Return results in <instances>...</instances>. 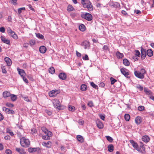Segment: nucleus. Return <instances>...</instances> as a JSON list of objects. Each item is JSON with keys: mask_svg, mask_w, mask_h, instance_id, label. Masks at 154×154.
Masks as SVG:
<instances>
[{"mask_svg": "<svg viewBox=\"0 0 154 154\" xmlns=\"http://www.w3.org/2000/svg\"><path fill=\"white\" fill-rule=\"evenodd\" d=\"M124 118L125 120L126 121H129L130 118V116L129 114H125L124 116Z\"/></svg>", "mask_w": 154, "mask_h": 154, "instance_id": "obj_37", "label": "nucleus"}, {"mask_svg": "<svg viewBox=\"0 0 154 154\" xmlns=\"http://www.w3.org/2000/svg\"><path fill=\"white\" fill-rule=\"evenodd\" d=\"M144 91L146 94L147 95H150L152 94V93L150 90H148L147 88L145 87L144 88Z\"/></svg>", "mask_w": 154, "mask_h": 154, "instance_id": "obj_24", "label": "nucleus"}, {"mask_svg": "<svg viewBox=\"0 0 154 154\" xmlns=\"http://www.w3.org/2000/svg\"><path fill=\"white\" fill-rule=\"evenodd\" d=\"M42 138L45 140H48L50 139V138L49 137V136H48L46 134V135L42 136Z\"/></svg>", "mask_w": 154, "mask_h": 154, "instance_id": "obj_49", "label": "nucleus"}, {"mask_svg": "<svg viewBox=\"0 0 154 154\" xmlns=\"http://www.w3.org/2000/svg\"><path fill=\"white\" fill-rule=\"evenodd\" d=\"M47 50L46 48L44 46H40L39 48V51L42 54L45 53Z\"/></svg>", "mask_w": 154, "mask_h": 154, "instance_id": "obj_16", "label": "nucleus"}, {"mask_svg": "<svg viewBox=\"0 0 154 154\" xmlns=\"http://www.w3.org/2000/svg\"><path fill=\"white\" fill-rule=\"evenodd\" d=\"M110 6L114 8H119L120 7L119 4L116 2H111L109 4Z\"/></svg>", "mask_w": 154, "mask_h": 154, "instance_id": "obj_9", "label": "nucleus"}, {"mask_svg": "<svg viewBox=\"0 0 154 154\" xmlns=\"http://www.w3.org/2000/svg\"><path fill=\"white\" fill-rule=\"evenodd\" d=\"M99 116L101 119L103 121L104 120L105 117L104 115L100 114L99 115Z\"/></svg>", "mask_w": 154, "mask_h": 154, "instance_id": "obj_55", "label": "nucleus"}, {"mask_svg": "<svg viewBox=\"0 0 154 154\" xmlns=\"http://www.w3.org/2000/svg\"><path fill=\"white\" fill-rule=\"evenodd\" d=\"M91 85L93 88L96 89H97L98 88V86L93 82H91Z\"/></svg>", "mask_w": 154, "mask_h": 154, "instance_id": "obj_42", "label": "nucleus"}, {"mask_svg": "<svg viewBox=\"0 0 154 154\" xmlns=\"http://www.w3.org/2000/svg\"><path fill=\"white\" fill-rule=\"evenodd\" d=\"M23 78V81L26 83L28 84L29 83V82L27 79L24 76L22 77Z\"/></svg>", "mask_w": 154, "mask_h": 154, "instance_id": "obj_57", "label": "nucleus"}, {"mask_svg": "<svg viewBox=\"0 0 154 154\" xmlns=\"http://www.w3.org/2000/svg\"><path fill=\"white\" fill-rule=\"evenodd\" d=\"M79 29L81 31H84L85 30V26L84 24H82L79 26Z\"/></svg>", "mask_w": 154, "mask_h": 154, "instance_id": "obj_29", "label": "nucleus"}, {"mask_svg": "<svg viewBox=\"0 0 154 154\" xmlns=\"http://www.w3.org/2000/svg\"><path fill=\"white\" fill-rule=\"evenodd\" d=\"M146 54L147 56L151 57L153 55V52L151 49H149L146 50Z\"/></svg>", "mask_w": 154, "mask_h": 154, "instance_id": "obj_25", "label": "nucleus"}, {"mask_svg": "<svg viewBox=\"0 0 154 154\" xmlns=\"http://www.w3.org/2000/svg\"><path fill=\"white\" fill-rule=\"evenodd\" d=\"M6 105L8 107H12L14 106V105L13 104L11 103H7L6 104Z\"/></svg>", "mask_w": 154, "mask_h": 154, "instance_id": "obj_53", "label": "nucleus"}, {"mask_svg": "<svg viewBox=\"0 0 154 154\" xmlns=\"http://www.w3.org/2000/svg\"><path fill=\"white\" fill-rule=\"evenodd\" d=\"M28 6L30 9L32 11H34V9L32 7V6L31 5L29 4V5H28Z\"/></svg>", "mask_w": 154, "mask_h": 154, "instance_id": "obj_63", "label": "nucleus"}, {"mask_svg": "<svg viewBox=\"0 0 154 154\" xmlns=\"http://www.w3.org/2000/svg\"><path fill=\"white\" fill-rule=\"evenodd\" d=\"M47 135L49 136V137L50 138V137H51L52 135V133L49 131H48L47 132L46 134Z\"/></svg>", "mask_w": 154, "mask_h": 154, "instance_id": "obj_52", "label": "nucleus"}, {"mask_svg": "<svg viewBox=\"0 0 154 154\" xmlns=\"http://www.w3.org/2000/svg\"><path fill=\"white\" fill-rule=\"evenodd\" d=\"M35 44V42L33 40H31L29 41V44L31 46Z\"/></svg>", "mask_w": 154, "mask_h": 154, "instance_id": "obj_48", "label": "nucleus"}, {"mask_svg": "<svg viewBox=\"0 0 154 154\" xmlns=\"http://www.w3.org/2000/svg\"><path fill=\"white\" fill-rule=\"evenodd\" d=\"M49 72L50 73L53 74L55 72V69L53 67H51L48 70Z\"/></svg>", "mask_w": 154, "mask_h": 154, "instance_id": "obj_35", "label": "nucleus"}, {"mask_svg": "<svg viewBox=\"0 0 154 154\" xmlns=\"http://www.w3.org/2000/svg\"><path fill=\"white\" fill-rule=\"evenodd\" d=\"M17 0H11V3H13L14 5L17 4Z\"/></svg>", "mask_w": 154, "mask_h": 154, "instance_id": "obj_62", "label": "nucleus"}, {"mask_svg": "<svg viewBox=\"0 0 154 154\" xmlns=\"http://www.w3.org/2000/svg\"><path fill=\"white\" fill-rule=\"evenodd\" d=\"M41 129L42 131L45 134H46L47 132L48 131L46 128L45 127H42Z\"/></svg>", "mask_w": 154, "mask_h": 154, "instance_id": "obj_47", "label": "nucleus"}, {"mask_svg": "<svg viewBox=\"0 0 154 154\" xmlns=\"http://www.w3.org/2000/svg\"><path fill=\"white\" fill-rule=\"evenodd\" d=\"M110 79L111 85H113L117 81V80L116 79L112 77H111Z\"/></svg>", "mask_w": 154, "mask_h": 154, "instance_id": "obj_43", "label": "nucleus"}, {"mask_svg": "<svg viewBox=\"0 0 154 154\" xmlns=\"http://www.w3.org/2000/svg\"><path fill=\"white\" fill-rule=\"evenodd\" d=\"M141 53V58L142 60L144 59L146 56V50L142 47H140Z\"/></svg>", "mask_w": 154, "mask_h": 154, "instance_id": "obj_8", "label": "nucleus"}, {"mask_svg": "<svg viewBox=\"0 0 154 154\" xmlns=\"http://www.w3.org/2000/svg\"><path fill=\"white\" fill-rule=\"evenodd\" d=\"M81 45L85 49H89L90 46V43L89 42L85 40L81 43Z\"/></svg>", "mask_w": 154, "mask_h": 154, "instance_id": "obj_6", "label": "nucleus"}, {"mask_svg": "<svg viewBox=\"0 0 154 154\" xmlns=\"http://www.w3.org/2000/svg\"><path fill=\"white\" fill-rule=\"evenodd\" d=\"M58 77L61 80H65L66 78V75L65 73L61 72L58 75Z\"/></svg>", "mask_w": 154, "mask_h": 154, "instance_id": "obj_15", "label": "nucleus"}, {"mask_svg": "<svg viewBox=\"0 0 154 154\" xmlns=\"http://www.w3.org/2000/svg\"><path fill=\"white\" fill-rule=\"evenodd\" d=\"M9 35H11L12 34V33H13V32L12 31L10 27H8L7 29Z\"/></svg>", "mask_w": 154, "mask_h": 154, "instance_id": "obj_46", "label": "nucleus"}, {"mask_svg": "<svg viewBox=\"0 0 154 154\" xmlns=\"http://www.w3.org/2000/svg\"><path fill=\"white\" fill-rule=\"evenodd\" d=\"M42 145L44 146H45L48 148H49L51 147V142L49 141L47 143L43 142L42 143Z\"/></svg>", "mask_w": 154, "mask_h": 154, "instance_id": "obj_22", "label": "nucleus"}, {"mask_svg": "<svg viewBox=\"0 0 154 154\" xmlns=\"http://www.w3.org/2000/svg\"><path fill=\"white\" fill-rule=\"evenodd\" d=\"M135 55L136 56L139 57L140 55V54L139 51L138 50H136L135 51Z\"/></svg>", "mask_w": 154, "mask_h": 154, "instance_id": "obj_50", "label": "nucleus"}, {"mask_svg": "<svg viewBox=\"0 0 154 154\" xmlns=\"http://www.w3.org/2000/svg\"><path fill=\"white\" fill-rule=\"evenodd\" d=\"M76 138L81 143L84 141V139L82 136L81 135H77L76 136Z\"/></svg>", "mask_w": 154, "mask_h": 154, "instance_id": "obj_26", "label": "nucleus"}, {"mask_svg": "<svg viewBox=\"0 0 154 154\" xmlns=\"http://www.w3.org/2000/svg\"><path fill=\"white\" fill-rule=\"evenodd\" d=\"M11 100L13 101L16 100L17 99V97L16 95L14 94H11Z\"/></svg>", "mask_w": 154, "mask_h": 154, "instance_id": "obj_36", "label": "nucleus"}, {"mask_svg": "<svg viewBox=\"0 0 154 154\" xmlns=\"http://www.w3.org/2000/svg\"><path fill=\"white\" fill-rule=\"evenodd\" d=\"M45 112L49 116H51L52 114V112L51 111L46 109L45 110Z\"/></svg>", "mask_w": 154, "mask_h": 154, "instance_id": "obj_56", "label": "nucleus"}, {"mask_svg": "<svg viewBox=\"0 0 154 154\" xmlns=\"http://www.w3.org/2000/svg\"><path fill=\"white\" fill-rule=\"evenodd\" d=\"M2 110L3 111H5L6 113L8 114L13 115L15 113V112L13 110L10 109L5 107H2Z\"/></svg>", "mask_w": 154, "mask_h": 154, "instance_id": "obj_11", "label": "nucleus"}, {"mask_svg": "<svg viewBox=\"0 0 154 154\" xmlns=\"http://www.w3.org/2000/svg\"><path fill=\"white\" fill-rule=\"evenodd\" d=\"M59 92V91L57 90H52L49 92V95L50 97H55Z\"/></svg>", "mask_w": 154, "mask_h": 154, "instance_id": "obj_13", "label": "nucleus"}, {"mask_svg": "<svg viewBox=\"0 0 154 154\" xmlns=\"http://www.w3.org/2000/svg\"><path fill=\"white\" fill-rule=\"evenodd\" d=\"M127 69L125 68H121L120 69L121 72L122 74L126 77L128 78H130V77L128 76L129 74L127 72Z\"/></svg>", "mask_w": 154, "mask_h": 154, "instance_id": "obj_10", "label": "nucleus"}, {"mask_svg": "<svg viewBox=\"0 0 154 154\" xmlns=\"http://www.w3.org/2000/svg\"><path fill=\"white\" fill-rule=\"evenodd\" d=\"M136 123L137 125L140 124L142 122V119L140 117L138 116L135 119Z\"/></svg>", "mask_w": 154, "mask_h": 154, "instance_id": "obj_20", "label": "nucleus"}, {"mask_svg": "<svg viewBox=\"0 0 154 154\" xmlns=\"http://www.w3.org/2000/svg\"><path fill=\"white\" fill-rule=\"evenodd\" d=\"M82 59L83 60H89V58L87 55L85 54V56L82 57Z\"/></svg>", "mask_w": 154, "mask_h": 154, "instance_id": "obj_51", "label": "nucleus"}, {"mask_svg": "<svg viewBox=\"0 0 154 154\" xmlns=\"http://www.w3.org/2000/svg\"><path fill=\"white\" fill-rule=\"evenodd\" d=\"M138 109L140 111H142L144 109V107L143 106H139L138 107Z\"/></svg>", "mask_w": 154, "mask_h": 154, "instance_id": "obj_45", "label": "nucleus"}, {"mask_svg": "<svg viewBox=\"0 0 154 154\" xmlns=\"http://www.w3.org/2000/svg\"><path fill=\"white\" fill-rule=\"evenodd\" d=\"M9 35L12 37L14 39H17L18 38L17 35L14 32H13V33H12V34L11 35Z\"/></svg>", "mask_w": 154, "mask_h": 154, "instance_id": "obj_38", "label": "nucleus"}, {"mask_svg": "<svg viewBox=\"0 0 154 154\" xmlns=\"http://www.w3.org/2000/svg\"><path fill=\"white\" fill-rule=\"evenodd\" d=\"M1 38L2 41L4 43L8 45L10 44V41L7 38H6L4 36H1Z\"/></svg>", "mask_w": 154, "mask_h": 154, "instance_id": "obj_12", "label": "nucleus"}, {"mask_svg": "<svg viewBox=\"0 0 154 154\" xmlns=\"http://www.w3.org/2000/svg\"><path fill=\"white\" fill-rule=\"evenodd\" d=\"M53 103L55 107L58 109H62L61 105L59 100L57 99H55L53 100Z\"/></svg>", "mask_w": 154, "mask_h": 154, "instance_id": "obj_5", "label": "nucleus"}, {"mask_svg": "<svg viewBox=\"0 0 154 154\" xmlns=\"http://www.w3.org/2000/svg\"><path fill=\"white\" fill-rule=\"evenodd\" d=\"M103 50H108L109 48L108 46L105 45H104L102 48Z\"/></svg>", "mask_w": 154, "mask_h": 154, "instance_id": "obj_54", "label": "nucleus"}, {"mask_svg": "<svg viewBox=\"0 0 154 154\" xmlns=\"http://www.w3.org/2000/svg\"><path fill=\"white\" fill-rule=\"evenodd\" d=\"M5 28L3 27H2L0 28V32H2L4 33L5 32Z\"/></svg>", "mask_w": 154, "mask_h": 154, "instance_id": "obj_60", "label": "nucleus"}, {"mask_svg": "<svg viewBox=\"0 0 154 154\" xmlns=\"http://www.w3.org/2000/svg\"><path fill=\"white\" fill-rule=\"evenodd\" d=\"M130 142L131 144L133 147L134 149H135L136 148H137V147H138V145L137 143H136L135 141H134V140H130Z\"/></svg>", "mask_w": 154, "mask_h": 154, "instance_id": "obj_21", "label": "nucleus"}, {"mask_svg": "<svg viewBox=\"0 0 154 154\" xmlns=\"http://www.w3.org/2000/svg\"><path fill=\"white\" fill-rule=\"evenodd\" d=\"M41 149L39 147H29L28 149V151L30 153H32L33 152H39Z\"/></svg>", "mask_w": 154, "mask_h": 154, "instance_id": "obj_7", "label": "nucleus"}, {"mask_svg": "<svg viewBox=\"0 0 154 154\" xmlns=\"http://www.w3.org/2000/svg\"><path fill=\"white\" fill-rule=\"evenodd\" d=\"M88 105L90 107H91L93 106V103L92 101H89L88 103Z\"/></svg>", "mask_w": 154, "mask_h": 154, "instance_id": "obj_59", "label": "nucleus"}, {"mask_svg": "<svg viewBox=\"0 0 154 154\" xmlns=\"http://www.w3.org/2000/svg\"><path fill=\"white\" fill-rule=\"evenodd\" d=\"M116 55L118 58H121L124 56L123 54L120 53L119 51H117L116 53Z\"/></svg>", "mask_w": 154, "mask_h": 154, "instance_id": "obj_27", "label": "nucleus"}, {"mask_svg": "<svg viewBox=\"0 0 154 154\" xmlns=\"http://www.w3.org/2000/svg\"><path fill=\"white\" fill-rule=\"evenodd\" d=\"M81 3L84 7L86 8L89 11L93 10V6L91 2L89 0H81Z\"/></svg>", "mask_w": 154, "mask_h": 154, "instance_id": "obj_1", "label": "nucleus"}, {"mask_svg": "<svg viewBox=\"0 0 154 154\" xmlns=\"http://www.w3.org/2000/svg\"><path fill=\"white\" fill-rule=\"evenodd\" d=\"M136 87L140 91H142L143 89V87L139 84L136 85Z\"/></svg>", "mask_w": 154, "mask_h": 154, "instance_id": "obj_41", "label": "nucleus"}, {"mask_svg": "<svg viewBox=\"0 0 154 154\" xmlns=\"http://www.w3.org/2000/svg\"><path fill=\"white\" fill-rule=\"evenodd\" d=\"M87 89V86L85 84H82L80 87V89L83 91H85Z\"/></svg>", "mask_w": 154, "mask_h": 154, "instance_id": "obj_32", "label": "nucleus"}, {"mask_svg": "<svg viewBox=\"0 0 154 154\" xmlns=\"http://www.w3.org/2000/svg\"><path fill=\"white\" fill-rule=\"evenodd\" d=\"M107 148L108 151L109 152H112L113 151L114 146L112 144L109 145L107 147Z\"/></svg>", "mask_w": 154, "mask_h": 154, "instance_id": "obj_30", "label": "nucleus"}, {"mask_svg": "<svg viewBox=\"0 0 154 154\" xmlns=\"http://www.w3.org/2000/svg\"><path fill=\"white\" fill-rule=\"evenodd\" d=\"M5 152L7 154H11L12 152L11 150L7 149L6 150Z\"/></svg>", "mask_w": 154, "mask_h": 154, "instance_id": "obj_61", "label": "nucleus"}, {"mask_svg": "<svg viewBox=\"0 0 154 154\" xmlns=\"http://www.w3.org/2000/svg\"><path fill=\"white\" fill-rule=\"evenodd\" d=\"M81 17L88 21H91L92 19V16L90 14L88 13H86L85 14H82Z\"/></svg>", "mask_w": 154, "mask_h": 154, "instance_id": "obj_4", "label": "nucleus"}, {"mask_svg": "<svg viewBox=\"0 0 154 154\" xmlns=\"http://www.w3.org/2000/svg\"><path fill=\"white\" fill-rule=\"evenodd\" d=\"M20 143L22 146L24 147H28L30 145V141L28 139L22 137L20 140Z\"/></svg>", "mask_w": 154, "mask_h": 154, "instance_id": "obj_2", "label": "nucleus"}, {"mask_svg": "<svg viewBox=\"0 0 154 154\" xmlns=\"http://www.w3.org/2000/svg\"><path fill=\"white\" fill-rule=\"evenodd\" d=\"M106 138L107 140L110 142H112L113 141V139L112 138L109 136H106Z\"/></svg>", "mask_w": 154, "mask_h": 154, "instance_id": "obj_40", "label": "nucleus"}, {"mask_svg": "<svg viewBox=\"0 0 154 154\" xmlns=\"http://www.w3.org/2000/svg\"><path fill=\"white\" fill-rule=\"evenodd\" d=\"M146 73V71L144 69H141L140 71H135L134 72L135 76L140 79L144 78V74Z\"/></svg>", "mask_w": 154, "mask_h": 154, "instance_id": "obj_3", "label": "nucleus"}, {"mask_svg": "<svg viewBox=\"0 0 154 154\" xmlns=\"http://www.w3.org/2000/svg\"><path fill=\"white\" fill-rule=\"evenodd\" d=\"M15 150L20 154H25L26 153L24 149L23 148H16Z\"/></svg>", "mask_w": 154, "mask_h": 154, "instance_id": "obj_18", "label": "nucleus"}, {"mask_svg": "<svg viewBox=\"0 0 154 154\" xmlns=\"http://www.w3.org/2000/svg\"><path fill=\"white\" fill-rule=\"evenodd\" d=\"M105 86V84L103 82H101L99 86L100 87L103 88Z\"/></svg>", "mask_w": 154, "mask_h": 154, "instance_id": "obj_64", "label": "nucleus"}, {"mask_svg": "<svg viewBox=\"0 0 154 154\" xmlns=\"http://www.w3.org/2000/svg\"><path fill=\"white\" fill-rule=\"evenodd\" d=\"M2 72L4 73H6L7 71L5 66H3L2 67Z\"/></svg>", "mask_w": 154, "mask_h": 154, "instance_id": "obj_58", "label": "nucleus"}, {"mask_svg": "<svg viewBox=\"0 0 154 154\" xmlns=\"http://www.w3.org/2000/svg\"><path fill=\"white\" fill-rule=\"evenodd\" d=\"M36 36L37 37L41 39H44V36L43 35L40 33H35Z\"/></svg>", "mask_w": 154, "mask_h": 154, "instance_id": "obj_33", "label": "nucleus"}, {"mask_svg": "<svg viewBox=\"0 0 154 154\" xmlns=\"http://www.w3.org/2000/svg\"><path fill=\"white\" fill-rule=\"evenodd\" d=\"M7 132L9 133V134L12 136L14 135L13 133L9 129H7L6 130Z\"/></svg>", "mask_w": 154, "mask_h": 154, "instance_id": "obj_44", "label": "nucleus"}, {"mask_svg": "<svg viewBox=\"0 0 154 154\" xmlns=\"http://www.w3.org/2000/svg\"><path fill=\"white\" fill-rule=\"evenodd\" d=\"M97 126L100 129H102L103 127V125L102 122L100 121H98L97 122Z\"/></svg>", "mask_w": 154, "mask_h": 154, "instance_id": "obj_28", "label": "nucleus"}, {"mask_svg": "<svg viewBox=\"0 0 154 154\" xmlns=\"http://www.w3.org/2000/svg\"><path fill=\"white\" fill-rule=\"evenodd\" d=\"M4 60L6 62L8 66H10L11 65V60L9 57H6L4 58Z\"/></svg>", "mask_w": 154, "mask_h": 154, "instance_id": "obj_17", "label": "nucleus"}, {"mask_svg": "<svg viewBox=\"0 0 154 154\" xmlns=\"http://www.w3.org/2000/svg\"><path fill=\"white\" fill-rule=\"evenodd\" d=\"M11 96V93L10 92L7 91H5L3 93V97L4 98H6Z\"/></svg>", "mask_w": 154, "mask_h": 154, "instance_id": "obj_19", "label": "nucleus"}, {"mask_svg": "<svg viewBox=\"0 0 154 154\" xmlns=\"http://www.w3.org/2000/svg\"><path fill=\"white\" fill-rule=\"evenodd\" d=\"M17 69L18 72V73L20 74L21 77H23L25 76L26 73L23 69H21L19 68H17Z\"/></svg>", "mask_w": 154, "mask_h": 154, "instance_id": "obj_14", "label": "nucleus"}, {"mask_svg": "<svg viewBox=\"0 0 154 154\" xmlns=\"http://www.w3.org/2000/svg\"><path fill=\"white\" fill-rule=\"evenodd\" d=\"M68 109L71 111H74L75 110V107L73 106L69 105L68 106Z\"/></svg>", "mask_w": 154, "mask_h": 154, "instance_id": "obj_39", "label": "nucleus"}, {"mask_svg": "<svg viewBox=\"0 0 154 154\" xmlns=\"http://www.w3.org/2000/svg\"><path fill=\"white\" fill-rule=\"evenodd\" d=\"M73 9L74 8L72 5H68L67 8V10L68 11H72L73 10Z\"/></svg>", "mask_w": 154, "mask_h": 154, "instance_id": "obj_34", "label": "nucleus"}, {"mask_svg": "<svg viewBox=\"0 0 154 154\" xmlns=\"http://www.w3.org/2000/svg\"><path fill=\"white\" fill-rule=\"evenodd\" d=\"M142 140L143 141L146 143L149 141V138L147 136H144L142 137Z\"/></svg>", "mask_w": 154, "mask_h": 154, "instance_id": "obj_23", "label": "nucleus"}, {"mask_svg": "<svg viewBox=\"0 0 154 154\" xmlns=\"http://www.w3.org/2000/svg\"><path fill=\"white\" fill-rule=\"evenodd\" d=\"M123 63L126 66H128L130 65L129 61L127 59H124L123 60Z\"/></svg>", "mask_w": 154, "mask_h": 154, "instance_id": "obj_31", "label": "nucleus"}]
</instances>
